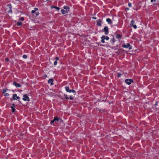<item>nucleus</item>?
I'll return each mask as SVG.
<instances>
[{"instance_id":"nucleus-1","label":"nucleus","mask_w":159,"mask_h":159,"mask_svg":"<svg viewBox=\"0 0 159 159\" xmlns=\"http://www.w3.org/2000/svg\"><path fill=\"white\" fill-rule=\"evenodd\" d=\"M122 46L123 48H129V50L132 49V47L131 46L130 44L129 43H127V44H123L122 45Z\"/></svg>"},{"instance_id":"nucleus-2","label":"nucleus","mask_w":159,"mask_h":159,"mask_svg":"<svg viewBox=\"0 0 159 159\" xmlns=\"http://www.w3.org/2000/svg\"><path fill=\"white\" fill-rule=\"evenodd\" d=\"M23 98L22 99L23 101H27L29 102L30 101V98H29V97L28 96L27 94H25L23 95Z\"/></svg>"},{"instance_id":"nucleus-3","label":"nucleus","mask_w":159,"mask_h":159,"mask_svg":"<svg viewBox=\"0 0 159 159\" xmlns=\"http://www.w3.org/2000/svg\"><path fill=\"white\" fill-rule=\"evenodd\" d=\"M134 81L132 79H126L125 80V82L126 84L129 85L131 84Z\"/></svg>"},{"instance_id":"nucleus-4","label":"nucleus","mask_w":159,"mask_h":159,"mask_svg":"<svg viewBox=\"0 0 159 159\" xmlns=\"http://www.w3.org/2000/svg\"><path fill=\"white\" fill-rule=\"evenodd\" d=\"M108 28L107 26H105L103 29V31L104 32L105 34L106 35H107L108 34Z\"/></svg>"},{"instance_id":"nucleus-5","label":"nucleus","mask_w":159,"mask_h":159,"mask_svg":"<svg viewBox=\"0 0 159 159\" xmlns=\"http://www.w3.org/2000/svg\"><path fill=\"white\" fill-rule=\"evenodd\" d=\"M135 23V21L134 20H132L130 22V25L131 27H133L134 29H136L137 28V26L136 25H134Z\"/></svg>"},{"instance_id":"nucleus-6","label":"nucleus","mask_w":159,"mask_h":159,"mask_svg":"<svg viewBox=\"0 0 159 159\" xmlns=\"http://www.w3.org/2000/svg\"><path fill=\"white\" fill-rule=\"evenodd\" d=\"M13 84L15 86V87L16 88H20L22 86L19 83H17L16 82L14 81L13 83Z\"/></svg>"},{"instance_id":"nucleus-7","label":"nucleus","mask_w":159,"mask_h":159,"mask_svg":"<svg viewBox=\"0 0 159 159\" xmlns=\"http://www.w3.org/2000/svg\"><path fill=\"white\" fill-rule=\"evenodd\" d=\"M97 25L99 26H100L102 25V19H99L98 20H97Z\"/></svg>"},{"instance_id":"nucleus-8","label":"nucleus","mask_w":159,"mask_h":159,"mask_svg":"<svg viewBox=\"0 0 159 159\" xmlns=\"http://www.w3.org/2000/svg\"><path fill=\"white\" fill-rule=\"evenodd\" d=\"M106 21L107 22L108 24H111L113 23V22L111 21V19L109 18L106 19Z\"/></svg>"},{"instance_id":"nucleus-9","label":"nucleus","mask_w":159,"mask_h":159,"mask_svg":"<svg viewBox=\"0 0 159 159\" xmlns=\"http://www.w3.org/2000/svg\"><path fill=\"white\" fill-rule=\"evenodd\" d=\"M63 8L64 9H65L67 13H68L70 10L69 7L67 6H63Z\"/></svg>"},{"instance_id":"nucleus-10","label":"nucleus","mask_w":159,"mask_h":159,"mask_svg":"<svg viewBox=\"0 0 159 159\" xmlns=\"http://www.w3.org/2000/svg\"><path fill=\"white\" fill-rule=\"evenodd\" d=\"M64 98H61L62 100H64V99L65 98L66 99V100H67V101H68V100L69 99V98L67 97V95L66 94H64Z\"/></svg>"},{"instance_id":"nucleus-11","label":"nucleus","mask_w":159,"mask_h":159,"mask_svg":"<svg viewBox=\"0 0 159 159\" xmlns=\"http://www.w3.org/2000/svg\"><path fill=\"white\" fill-rule=\"evenodd\" d=\"M54 120L55 121V123H57V122L56 121H58L59 120L62 121V120L61 119H60V118H59L57 117H54Z\"/></svg>"},{"instance_id":"nucleus-12","label":"nucleus","mask_w":159,"mask_h":159,"mask_svg":"<svg viewBox=\"0 0 159 159\" xmlns=\"http://www.w3.org/2000/svg\"><path fill=\"white\" fill-rule=\"evenodd\" d=\"M53 81L54 80L52 78L49 79L48 80V83H50L51 85H52L53 84Z\"/></svg>"},{"instance_id":"nucleus-13","label":"nucleus","mask_w":159,"mask_h":159,"mask_svg":"<svg viewBox=\"0 0 159 159\" xmlns=\"http://www.w3.org/2000/svg\"><path fill=\"white\" fill-rule=\"evenodd\" d=\"M105 39V36L103 35L101 37V41L102 43H105V40H104Z\"/></svg>"},{"instance_id":"nucleus-14","label":"nucleus","mask_w":159,"mask_h":159,"mask_svg":"<svg viewBox=\"0 0 159 159\" xmlns=\"http://www.w3.org/2000/svg\"><path fill=\"white\" fill-rule=\"evenodd\" d=\"M16 96V94H14L13 95V96L11 98V99L12 100H16V98H15V97Z\"/></svg>"},{"instance_id":"nucleus-15","label":"nucleus","mask_w":159,"mask_h":159,"mask_svg":"<svg viewBox=\"0 0 159 159\" xmlns=\"http://www.w3.org/2000/svg\"><path fill=\"white\" fill-rule=\"evenodd\" d=\"M122 36V35L120 34H117L116 35V38L118 39H121V38Z\"/></svg>"},{"instance_id":"nucleus-16","label":"nucleus","mask_w":159,"mask_h":159,"mask_svg":"<svg viewBox=\"0 0 159 159\" xmlns=\"http://www.w3.org/2000/svg\"><path fill=\"white\" fill-rule=\"evenodd\" d=\"M8 90H9L7 88H5L2 89V93L3 94L5 93L6 91Z\"/></svg>"},{"instance_id":"nucleus-17","label":"nucleus","mask_w":159,"mask_h":159,"mask_svg":"<svg viewBox=\"0 0 159 159\" xmlns=\"http://www.w3.org/2000/svg\"><path fill=\"white\" fill-rule=\"evenodd\" d=\"M61 13L64 15L66 13H67L66 11L64 9H62L61 10Z\"/></svg>"},{"instance_id":"nucleus-18","label":"nucleus","mask_w":159,"mask_h":159,"mask_svg":"<svg viewBox=\"0 0 159 159\" xmlns=\"http://www.w3.org/2000/svg\"><path fill=\"white\" fill-rule=\"evenodd\" d=\"M65 89L66 90V91L67 92H68L69 91V90H70V88L68 86H66L65 88Z\"/></svg>"},{"instance_id":"nucleus-19","label":"nucleus","mask_w":159,"mask_h":159,"mask_svg":"<svg viewBox=\"0 0 159 159\" xmlns=\"http://www.w3.org/2000/svg\"><path fill=\"white\" fill-rule=\"evenodd\" d=\"M16 25H17V26H21L22 25V22H17V23H16Z\"/></svg>"},{"instance_id":"nucleus-20","label":"nucleus","mask_w":159,"mask_h":159,"mask_svg":"<svg viewBox=\"0 0 159 159\" xmlns=\"http://www.w3.org/2000/svg\"><path fill=\"white\" fill-rule=\"evenodd\" d=\"M115 40L114 38H113L112 39H111L110 41V42H111V43H114L115 42Z\"/></svg>"},{"instance_id":"nucleus-21","label":"nucleus","mask_w":159,"mask_h":159,"mask_svg":"<svg viewBox=\"0 0 159 159\" xmlns=\"http://www.w3.org/2000/svg\"><path fill=\"white\" fill-rule=\"evenodd\" d=\"M52 8H55V9H57V10H59L60 9L59 7H56L54 6H52Z\"/></svg>"},{"instance_id":"nucleus-22","label":"nucleus","mask_w":159,"mask_h":159,"mask_svg":"<svg viewBox=\"0 0 159 159\" xmlns=\"http://www.w3.org/2000/svg\"><path fill=\"white\" fill-rule=\"evenodd\" d=\"M122 75V74L120 73H117V75L118 78H120L121 77V76Z\"/></svg>"},{"instance_id":"nucleus-23","label":"nucleus","mask_w":159,"mask_h":159,"mask_svg":"<svg viewBox=\"0 0 159 159\" xmlns=\"http://www.w3.org/2000/svg\"><path fill=\"white\" fill-rule=\"evenodd\" d=\"M24 20V18L23 17H21L20 18L19 20V21H23Z\"/></svg>"},{"instance_id":"nucleus-24","label":"nucleus","mask_w":159,"mask_h":159,"mask_svg":"<svg viewBox=\"0 0 159 159\" xmlns=\"http://www.w3.org/2000/svg\"><path fill=\"white\" fill-rule=\"evenodd\" d=\"M8 12L9 13H12V11L11 9H9L8 11Z\"/></svg>"},{"instance_id":"nucleus-25","label":"nucleus","mask_w":159,"mask_h":159,"mask_svg":"<svg viewBox=\"0 0 159 159\" xmlns=\"http://www.w3.org/2000/svg\"><path fill=\"white\" fill-rule=\"evenodd\" d=\"M70 99L71 100H73L74 99V98L72 95H70L69 96Z\"/></svg>"},{"instance_id":"nucleus-26","label":"nucleus","mask_w":159,"mask_h":159,"mask_svg":"<svg viewBox=\"0 0 159 159\" xmlns=\"http://www.w3.org/2000/svg\"><path fill=\"white\" fill-rule=\"evenodd\" d=\"M23 57L24 59H26L27 58V56L26 55H24L23 56Z\"/></svg>"},{"instance_id":"nucleus-27","label":"nucleus","mask_w":159,"mask_h":159,"mask_svg":"<svg viewBox=\"0 0 159 159\" xmlns=\"http://www.w3.org/2000/svg\"><path fill=\"white\" fill-rule=\"evenodd\" d=\"M57 61H55L54 62V65L55 66H56L57 65Z\"/></svg>"},{"instance_id":"nucleus-28","label":"nucleus","mask_w":159,"mask_h":159,"mask_svg":"<svg viewBox=\"0 0 159 159\" xmlns=\"http://www.w3.org/2000/svg\"><path fill=\"white\" fill-rule=\"evenodd\" d=\"M109 39V37H108V36H106V37L105 36V39L106 40H108Z\"/></svg>"},{"instance_id":"nucleus-29","label":"nucleus","mask_w":159,"mask_h":159,"mask_svg":"<svg viewBox=\"0 0 159 159\" xmlns=\"http://www.w3.org/2000/svg\"><path fill=\"white\" fill-rule=\"evenodd\" d=\"M4 94H5L4 95V96H5V97L8 96H9V94L8 93H5Z\"/></svg>"},{"instance_id":"nucleus-30","label":"nucleus","mask_w":159,"mask_h":159,"mask_svg":"<svg viewBox=\"0 0 159 159\" xmlns=\"http://www.w3.org/2000/svg\"><path fill=\"white\" fill-rule=\"evenodd\" d=\"M128 6L129 7H131L132 6L131 3L130 2H129L128 4Z\"/></svg>"},{"instance_id":"nucleus-31","label":"nucleus","mask_w":159,"mask_h":159,"mask_svg":"<svg viewBox=\"0 0 159 159\" xmlns=\"http://www.w3.org/2000/svg\"><path fill=\"white\" fill-rule=\"evenodd\" d=\"M54 122H55L54 120L53 119V120H52L51 121V122H50V123L52 124Z\"/></svg>"},{"instance_id":"nucleus-32","label":"nucleus","mask_w":159,"mask_h":159,"mask_svg":"<svg viewBox=\"0 0 159 159\" xmlns=\"http://www.w3.org/2000/svg\"><path fill=\"white\" fill-rule=\"evenodd\" d=\"M72 92L73 93H76V91L74 89H72L71 90V93Z\"/></svg>"},{"instance_id":"nucleus-33","label":"nucleus","mask_w":159,"mask_h":159,"mask_svg":"<svg viewBox=\"0 0 159 159\" xmlns=\"http://www.w3.org/2000/svg\"><path fill=\"white\" fill-rule=\"evenodd\" d=\"M5 61L6 62H8L9 61V59L8 58H6L5 59Z\"/></svg>"},{"instance_id":"nucleus-34","label":"nucleus","mask_w":159,"mask_h":159,"mask_svg":"<svg viewBox=\"0 0 159 159\" xmlns=\"http://www.w3.org/2000/svg\"><path fill=\"white\" fill-rule=\"evenodd\" d=\"M55 60H56V61H58L59 60V57H55Z\"/></svg>"},{"instance_id":"nucleus-35","label":"nucleus","mask_w":159,"mask_h":159,"mask_svg":"<svg viewBox=\"0 0 159 159\" xmlns=\"http://www.w3.org/2000/svg\"><path fill=\"white\" fill-rule=\"evenodd\" d=\"M34 10L36 11L38 10V9L37 8H34Z\"/></svg>"},{"instance_id":"nucleus-36","label":"nucleus","mask_w":159,"mask_h":159,"mask_svg":"<svg viewBox=\"0 0 159 159\" xmlns=\"http://www.w3.org/2000/svg\"><path fill=\"white\" fill-rule=\"evenodd\" d=\"M35 14H36V16H37L39 15V13L38 12H36Z\"/></svg>"},{"instance_id":"nucleus-37","label":"nucleus","mask_w":159,"mask_h":159,"mask_svg":"<svg viewBox=\"0 0 159 159\" xmlns=\"http://www.w3.org/2000/svg\"><path fill=\"white\" fill-rule=\"evenodd\" d=\"M15 110H16V109L15 108L12 109V113L14 112L15 111Z\"/></svg>"},{"instance_id":"nucleus-38","label":"nucleus","mask_w":159,"mask_h":159,"mask_svg":"<svg viewBox=\"0 0 159 159\" xmlns=\"http://www.w3.org/2000/svg\"><path fill=\"white\" fill-rule=\"evenodd\" d=\"M35 11L34 10H32L31 11V13L32 14H34V13H35Z\"/></svg>"},{"instance_id":"nucleus-39","label":"nucleus","mask_w":159,"mask_h":159,"mask_svg":"<svg viewBox=\"0 0 159 159\" xmlns=\"http://www.w3.org/2000/svg\"><path fill=\"white\" fill-rule=\"evenodd\" d=\"M43 77L44 78H46L47 77V75L46 74H44V75H43Z\"/></svg>"},{"instance_id":"nucleus-40","label":"nucleus","mask_w":159,"mask_h":159,"mask_svg":"<svg viewBox=\"0 0 159 159\" xmlns=\"http://www.w3.org/2000/svg\"><path fill=\"white\" fill-rule=\"evenodd\" d=\"M20 98V97H19V96H17V97H16V100H18V99H19Z\"/></svg>"},{"instance_id":"nucleus-41","label":"nucleus","mask_w":159,"mask_h":159,"mask_svg":"<svg viewBox=\"0 0 159 159\" xmlns=\"http://www.w3.org/2000/svg\"><path fill=\"white\" fill-rule=\"evenodd\" d=\"M11 4H8L7 5V7H9L10 6H11Z\"/></svg>"},{"instance_id":"nucleus-42","label":"nucleus","mask_w":159,"mask_h":159,"mask_svg":"<svg viewBox=\"0 0 159 159\" xmlns=\"http://www.w3.org/2000/svg\"><path fill=\"white\" fill-rule=\"evenodd\" d=\"M125 10L126 11H128L129 10V8L127 7L125 8Z\"/></svg>"},{"instance_id":"nucleus-43","label":"nucleus","mask_w":159,"mask_h":159,"mask_svg":"<svg viewBox=\"0 0 159 159\" xmlns=\"http://www.w3.org/2000/svg\"><path fill=\"white\" fill-rule=\"evenodd\" d=\"M156 0H151V2H155Z\"/></svg>"},{"instance_id":"nucleus-44","label":"nucleus","mask_w":159,"mask_h":159,"mask_svg":"<svg viewBox=\"0 0 159 159\" xmlns=\"http://www.w3.org/2000/svg\"><path fill=\"white\" fill-rule=\"evenodd\" d=\"M11 109H13L15 108H14V107L13 106H11Z\"/></svg>"},{"instance_id":"nucleus-45","label":"nucleus","mask_w":159,"mask_h":159,"mask_svg":"<svg viewBox=\"0 0 159 159\" xmlns=\"http://www.w3.org/2000/svg\"><path fill=\"white\" fill-rule=\"evenodd\" d=\"M68 92H69V93H71V89H70L69 90V91H68Z\"/></svg>"},{"instance_id":"nucleus-46","label":"nucleus","mask_w":159,"mask_h":159,"mask_svg":"<svg viewBox=\"0 0 159 159\" xmlns=\"http://www.w3.org/2000/svg\"><path fill=\"white\" fill-rule=\"evenodd\" d=\"M93 19H94L95 20V19H97V17H96L94 16V17H93Z\"/></svg>"},{"instance_id":"nucleus-47","label":"nucleus","mask_w":159,"mask_h":159,"mask_svg":"<svg viewBox=\"0 0 159 159\" xmlns=\"http://www.w3.org/2000/svg\"><path fill=\"white\" fill-rule=\"evenodd\" d=\"M9 8L10 9H11L12 8V6L11 5V6H10L9 7Z\"/></svg>"},{"instance_id":"nucleus-48","label":"nucleus","mask_w":159,"mask_h":159,"mask_svg":"<svg viewBox=\"0 0 159 159\" xmlns=\"http://www.w3.org/2000/svg\"><path fill=\"white\" fill-rule=\"evenodd\" d=\"M157 105V102H156L155 104V106H156Z\"/></svg>"},{"instance_id":"nucleus-49","label":"nucleus","mask_w":159,"mask_h":159,"mask_svg":"<svg viewBox=\"0 0 159 159\" xmlns=\"http://www.w3.org/2000/svg\"><path fill=\"white\" fill-rule=\"evenodd\" d=\"M12 105L13 107H14L15 106V104L14 103H13L11 104Z\"/></svg>"},{"instance_id":"nucleus-50","label":"nucleus","mask_w":159,"mask_h":159,"mask_svg":"<svg viewBox=\"0 0 159 159\" xmlns=\"http://www.w3.org/2000/svg\"><path fill=\"white\" fill-rule=\"evenodd\" d=\"M157 4L156 3H154L153 4V5H157Z\"/></svg>"},{"instance_id":"nucleus-51","label":"nucleus","mask_w":159,"mask_h":159,"mask_svg":"<svg viewBox=\"0 0 159 159\" xmlns=\"http://www.w3.org/2000/svg\"><path fill=\"white\" fill-rule=\"evenodd\" d=\"M17 96V95L16 94V97H15L16 98Z\"/></svg>"},{"instance_id":"nucleus-52","label":"nucleus","mask_w":159,"mask_h":159,"mask_svg":"<svg viewBox=\"0 0 159 159\" xmlns=\"http://www.w3.org/2000/svg\"><path fill=\"white\" fill-rule=\"evenodd\" d=\"M18 101L19 102H20V100H18Z\"/></svg>"},{"instance_id":"nucleus-53","label":"nucleus","mask_w":159,"mask_h":159,"mask_svg":"<svg viewBox=\"0 0 159 159\" xmlns=\"http://www.w3.org/2000/svg\"><path fill=\"white\" fill-rule=\"evenodd\" d=\"M99 111H102V110H99Z\"/></svg>"}]
</instances>
